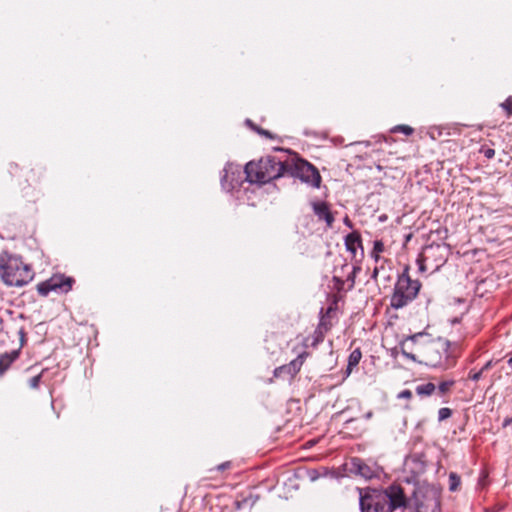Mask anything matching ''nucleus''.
Here are the masks:
<instances>
[{
	"instance_id": "obj_1",
	"label": "nucleus",
	"mask_w": 512,
	"mask_h": 512,
	"mask_svg": "<svg viewBox=\"0 0 512 512\" xmlns=\"http://www.w3.org/2000/svg\"><path fill=\"white\" fill-rule=\"evenodd\" d=\"M361 512H393L398 508L406 510L407 499L400 486L391 485L384 492L358 488Z\"/></svg>"
},
{
	"instance_id": "obj_2",
	"label": "nucleus",
	"mask_w": 512,
	"mask_h": 512,
	"mask_svg": "<svg viewBox=\"0 0 512 512\" xmlns=\"http://www.w3.org/2000/svg\"><path fill=\"white\" fill-rule=\"evenodd\" d=\"M0 276L6 285L22 287L32 281L34 272L20 256L3 252L0 254Z\"/></svg>"
},
{
	"instance_id": "obj_3",
	"label": "nucleus",
	"mask_w": 512,
	"mask_h": 512,
	"mask_svg": "<svg viewBox=\"0 0 512 512\" xmlns=\"http://www.w3.org/2000/svg\"><path fill=\"white\" fill-rule=\"evenodd\" d=\"M286 170L285 164L273 156H266L259 161H251L245 166V173L250 182L267 183L281 177Z\"/></svg>"
},
{
	"instance_id": "obj_4",
	"label": "nucleus",
	"mask_w": 512,
	"mask_h": 512,
	"mask_svg": "<svg viewBox=\"0 0 512 512\" xmlns=\"http://www.w3.org/2000/svg\"><path fill=\"white\" fill-rule=\"evenodd\" d=\"M421 284L412 280L407 272L402 273L396 282L390 304L395 309H400L414 300L420 290Z\"/></svg>"
},
{
	"instance_id": "obj_5",
	"label": "nucleus",
	"mask_w": 512,
	"mask_h": 512,
	"mask_svg": "<svg viewBox=\"0 0 512 512\" xmlns=\"http://www.w3.org/2000/svg\"><path fill=\"white\" fill-rule=\"evenodd\" d=\"M449 252V247L443 243H433L425 246L417 260L419 269L421 271H437L446 263Z\"/></svg>"
},
{
	"instance_id": "obj_6",
	"label": "nucleus",
	"mask_w": 512,
	"mask_h": 512,
	"mask_svg": "<svg viewBox=\"0 0 512 512\" xmlns=\"http://www.w3.org/2000/svg\"><path fill=\"white\" fill-rule=\"evenodd\" d=\"M448 348V341L430 344L426 348L424 364L434 368L447 369L449 367Z\"/></svg>"
},
{
	"instance_id": "obj_7",
	"label": "nucleus",
	"mask_w": 512,
	"mask_h": 512,
	"mask_svg": "<svg viewBox=\"0 0 512 512\" xmlns=\"http://www.w3.org/2000/svg\"><path fill=\"white\" fill-rule=\"evenodd\" d=\"M73 279L70 277L54 276L37 285V291L42 296H47L51 291L68 292L72 288Z\"/></svg>"
},
{
	"instance_id": "obj_8",
	"label": "nucleus",
	"mask_w": 512,
	"mask_h": 512,
	"mask_svg": "<svg viewBox=\"0 0 512 512\" xmlns=\"http://www.w3.org/2000/svg\"><path fill=\"white\" fill-rule=\"evenodd\" d=\"M294 174L303 182L318 188L321 183V176L318 170L305 160H298L294 166Z\"/></svg>"
},
{
	"instance_id": "obj_9",
	"label": "nucleus",
	"mask_w": 512,
	"mask_h": 512,
	"mask_svg": "<svg viewBox=\"0 0 512 512\" xmlns=\"http://www.w3.org/2000/svg\"><path fill=\"white\" fill-rule=\"evenodd\" d=\"M349 473L360 476L366 480L372 479L377 476V468L374 466L367 465L360 458H352L349 463L346 464Z\"/></svg>"
},
{
	"instance_id": "obj_10",
	"label": "nucleus",
	"mask_w": 512,
	"mask_h": 512,
	"mask_svg": "<svg viewBox=\"0 0 512 512\" xmlns=\"http://www.w3.org/2000/svg\"><path fill=\"white\" fill-rule=\"evenodd\" d=\"M309 353L304 351L300 353L295 359L290 361L288 364L278 367L274 371L276 377H280L282 374H287L291 378L294 377L301 369Z\"/></svg>"
},
{
	"instance_id": "obj_11",
	"label": "nucleus",
	"mask_w": 512,
	"mask_h": 512,
	"mask_svg": "<svg viewBox=\"0 0 512 512\" xmlns=\"http://www.w3.org/2000/svg\"><path fill=\"white\" fill-rule=\"evenodd\" d=\"M345 246L354 258L357 255V248L361 249V256L364 254L361 236L357 231H354L345 237Z\"/></svg>"
},
{
	"instance_id": "obj_12",
	"label": "nucleus",
	"mask_w": 512,
	"mask_h": 512,
	"mask_svg": "<svg viewBox=\"0 0 512 512\" xmlns=\"http://www.w3.org/2000/svg\"><path fill=\"white\" fill-rule=\"evenodd\" d=\"M313 210L319 219L324 220L329 227L332 226V224L334 222V217L331 214L329 207L326 203H324V202L314 203Z\"/></svg>"
},
{
	"instance_id": "obj_13",
	"label": "nucleus",
	"mask_w": 512,
	"mask_h": 512,
	"mask_svg": "<svg viewBox=\"0 0 512 512\" xmlns=\"http://www.w3.org/2000/svg\"><path fill=\"white\" fill-rule=\"evenodd\" d=\"M19 357V351L13 350L9 353L0 355V376H2L11 366V364Z\"/></svg>"
},
{
	"instance_id": "obj_14",
	"label": "nucleus",
	"mask_w": 512,
	"mask_h": 512,
	"mask_svg": "<svg viewBox=\"0 0 512 512\" xmlns=\"http://www.w3.org/2000/svg\"><path fill=\"white\" fill-rule=\"evenodd\" d=\"M421 336H422V333H416L414 335L406 337L403 341H401V343H400L401 354L406 359H409L413 362H418L416 355L407 351V344H408V342H413V343L416 342V339ZM419 363H422V361H419Z\"/></svg>"
},
{
	"instance_id": "obj_15",
	"label": "nucleus",
	"mask_w": 512,
	"mask_h": 512,
	"mask_svg": "<svg viewBox=\"0 0 512 512\" xmlns=\"http://www.w3.org/2000/svg\"><path fill=\"white\" fill-rule=\"evenodd\" d=\"M256 498H254L251 493L241 500H235L234 504L237 510H244V512H248L251 507L255 504Z\"/></svg>"
},
{
	"instance_id": "obj_16",
	"label": "nucleus",
	"mask_w": 512,
	"mask_h": 512,
	"mask_svg": "<svg viewBox=\"0 0 512 512\" xmlns=\"http://www.w3.org/2000/svg\"><path fill=\"white\" fill-rule=\"evenodd\" d=\"M362 354L359 349L351 352L348 358L347 374L351 373L353 367L357 366L361 360Z\"/></svg>"
},
{
	"instance_id": "obj_17",
	"label": "nucleus",
	"mask_w": 512,
	"mask_h": 512,
	"mask_svg": "<svg viewBox=\"0 0 512 512\" xmlns=\"http://www.w3.org/2000/svg\"><path fill=\"white\" fill-rule=\"evenodd\" d=\"M436 389V386L429 382L416 387V393L419 396H430Z\"/></svg>"
},
{
	"instance_id": "obj_18",
	"label": "nucleus",
	"mask_w": 512,
	"mask_h": 512,
	"mask_svg": "<svg viewBox=\"0 0 512 512\" xmlns=\"http://www.w3.org/2000/svg\"><path fill=\"white\" fill-rule=\"evenodd\" d=\"M460 484H461L460 476L455 472H451L449 474V490L451 492L457 491L460 487Z\"/></svg>"
},
{
	"instance_id": "obj_19",
	"label": "nucleus",
	"mask_w": 512,
	"mask_h": 512,
	"mask_svg": "<svg viewBox=\"0 0 512 512\" xmlns=\"http://www.w3.org/2000/svg\"><path fill=\"white\" fill-rule=\"evenodd\" d=\"M246 125L249 126L252 130H254L256 133H258L261 136H264L269 139H273V135L268 130L262 129L255 125L250 119H247L245 121Z\"/></svg>"
},
{
	"instance_id": "obj_20",
	"label": "nucleus",
	"mask_w": 512,
	"mask_h": 512,
	"mask_svg": "<svg viewBox=\"0 0 512 512\" xmlns=\"http://www.w3.org/2000/svg\"><path fill=\"white\" fill-rule=\"evenodd\" d=\"M384 251V243L381 240L374 241L373 250L371 252L372 258L378 262L380 259V253Z\"/></svg>"
},
{
	"instance_id": "obj_21",
	"label": "nucleus",
	"mask_w": 512,
	"mask_h": 512,
	"mask_svg": "<svg viewBox=\"0 0 512 512\" xmlns=\"http://www.w3.org/2000/svg\"><path fill=\"white\" fill-rule=\"evenodd\" d=\"M500 107L505 111L507 118L512 116V96H509Z\"/></svg>"
},
{
	"instance_id": "obj_22",
	"label": "nucleus",
	"mask_w": 512,
	"mask_h": 512,
	"mask_svg": "<svg viewBox=\"0 0 512 512\" xmlns=\"http://www.w3.org/2000/svg\"><path fill=\"white\" fill-rule=\"evenodd\" d=\"M454 381L453 380H449V381H443L439 384L438 386V391L441 395H444L446 394L447 392H449V390L451 389V387L454 385Z\"/></svg>"
},
{
	"instance_id": "obj_23",
	"label": "nucleus",
	"mask_w": 512,
	"mask_h": 512,
	"mask_svg": "<svg viewBox=\"0 0 512 512\" xmlns=\"http://www.w3.org/2000/svg\"><path fill=\"white\" fill-rule=\"evenodd\" d=\"M451 415H452V410L447 407L440 408L438 411L439 421H444V420L448 419L449 417H451Z\"/></svg>"
},
{
	"instance_id": "obj_24",
	"label": "nucleus",
	"mask_w": 512,
	"mask_h": 512,
	"mask_svg": "<svg viewBox=\"0 0 512 512\" xmlns=\"http://www.w3.org/2000/svg\"><path fill=\"white\" fill-rule=\"evenodd\" d=\"M392 131L393 132H402L405 135H411L413 133V128L408 125H398V126H395L392 129Z\"/></svg>"
},
{
	"instance_id": "obj_25",
	"label": "nucleus",
	"mask_w": 512,
	"mask_h": 512,
	"mask_svg": "<svg viewBox=\"0 0 512 512\" xmlns=\"http://www.w3.org/2000/svg\"><path fill=\"white\" fill-rule=\"evenodd\" d=\"M40 380H41V375H36L34 377H32L30 380H29V385L31 388L33 389H36L38 388L39 386V383H40Z\"/></svg>"
},
{
	"instance_id": "obj_26",
	"label": "nucleus",
	"mask_w": 512,
	"mask_h": 512,
	"mask_svg": "<svg viewBox=\"0 0 512 512\" xmlns=\"http://www.w3.org/2000/svg\"><path fill=\"white\" fill-rule=\"evenodd\" d=\"M483 373L484 372L481 369L477 372L470 371L468 377H469V379H471L473 381H479L481 379Z\"/></svg>"
},
{
	"instance_id": "obj_27",
	"label": "nucleus",
	"mask_w": 512,
	"mask_h": 512,
	"mask_svg": "<svg viewBox=\"0 0 512 512\" xmlns=\"http://www.w3.org/2000/svg\"><path fill=\"white\" fill-rule=\"evenodd\" d=\"M398 398L400 399H411L412 398V392L408 389H405L403 391H401L399 394H398Z\"/></svg>"
},
{
	"instance_id": "obj_28",
	"label": "nucleus",
	"mask_w": 512,
	"mask_h": 512,
	"mask_svg": "<svg viewBox=\"0 0 512 512\" xmlns=\"http://www.w3.org/2000/svg\"><path fill=\"white\" fill-rule=\"evenodd\" d=\"M484 155H485L486 158L491 159V158L494 157L495 151H494V149H490L489 148V149L484 151Z\"/></svg>"
},
{
	"instance_id": "obj_29",
	"label": "nucleus",
	"mask_w": 512,
	"mask_h": 512,
	"mask_svg": "<svg viewBox=\"0 0 512 512\" xmlns=\"http://www.w3.org/2000/svg\"><path fill=\"white\" fill-rule=\"evenodd\" d=\"M493 365H494V362L492 360H490V361L486 362V364L481 368V370L483 372H485V371L491 369L493 367Z\"/></svg>"
},
{
	"instance_id": "obj_30",
	"label": "nucleus",
	"mask_w": 512,
	"mask_h": 512,
	"mask_svg": "<svg viewBox=\"0 0 512 512\" xmlns=\"http://www.w3.org/2000/svg\"><path fill=\"white\" fill-rule=\"evenodd\" d=\"M315 334H316V337L314 339L313 345H316L318 342L323 340V335L321 332L316 331Z\"/></svg>"
},
{
	"instance_id": "obj_31",
	"label": "nucleus",
	"mask_w": 512,
	"mask_h": 512,
	"mask_svg": "<svg viewBox=\"0 0 512 512\" xmlns=\"http://www.w3.org/2000/svg\"><path fill=\"white\" fill-rule=\"evenodd\" d=\"M379 272H380V268L379 267H375L374 270H373V273H372V279L376 280Z\"/></svg>"
},
{
	"instance_id": "obj_32",
	"label": "nucleus",
	"mask_w": 512,
	"mask_h": 512,
	"mask_svg": "<svg viewBox=\"0 0 512 512\" xmlns=\"http://www.w3.org/2000/svg\"><path fill=\"white\" fill-rule=\"evenodd\" d=\"M512 424V417L511 418H506L504 421H503V424L502 426L503 427H507L508 425Z\"/></svg>"
},
{
	"instance_id": "obj_33",
	"label": "nucleus",
	"mask_w": 512,
	"mask_h": 512,
	"mask_svg": "<svg viewBox=\"0 0 512 512\" xmlns=\"http://www.w3.org/2000/svg\"><path fill=\"white\" fill-rule=\"evenodd\" d=\"M345 224L348 225L349 227H352V224H351V221L346 217L345 220H344Z\"/></svg>"
},
{
	"instance_id": "obj_34",
	"label": "nucleus",
	"mask_w": 512,
	"mask_h": 512,
	"mask_svg": "<svg viewBox=\"0 0 512 512\" xmlns=\"http://www.w3.org/2000/svg\"><path fill=\"white\" fill-rule=\"evenodd\" d=\"M218 470H224V463H221L217 466Z\"/></svg>"
},
{
	"instance_id": "obj_35",
	"label": "nucleus",
	"mask_w": 512,
	"mask_h": 512,
	"mask_svg": "<svg viewBox=\"0 0 512 512\" xmlns=\"http://www.w3.org/2000/svg\"><path fill=\"white\" fill-rule=\"evenodd\" d=\"M359 270H360V267L355 266V267L353 268V274H355V273H356L357 271H359Z\"/></svg>"
},
{
	"instance_id": "obj_36",
	"label": "nucleus",
	"mask_w": 512,
	"mask_h": 512,
	"mask_svg": "<svg viewBox=\"0 0 512 512\" xmlns=\"http://www.w3.org/2000/svg\"><path fill=\"white\" fill-rule=\"evenodd\" d=\"M220 184H221L222 186L224 185V176H222V177L220 178Z\"/></svg>"
},
{
	"instance_id": "obj_37",
	"label": "nucleus",
	"mask_w": 512,
	"mask_h": 512,
	"mask_svg": "<svg viewBox=\"0 0 512 512\" xmlns=\"http://www.w3.org/2000/svg\"><path fill=\"white\" fill-rule=\"evenodd\" d=\"M508 365L512 368V357L508 360Z\"/></svg>"
},
{
	"instance_id": "obj_38",
	"label": "nucleus",
	"mask_w": 512,
	"mask_h": 512,
	"mask_svg": "<svg viewBox=\"0 0 512 512\" xmlns=\"http://www.w3.org/2000/svg\"><path fill=\"white\" fill-rule=\"evenodd\" d=\"M371 416H372V413L369 412V413H367L366 418H370Z\"/></svg>"
}]
</instances>
